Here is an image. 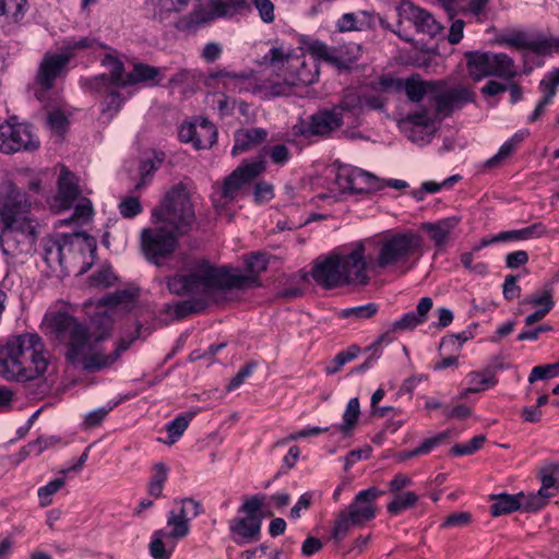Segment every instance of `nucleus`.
<instances>
[{
    "label": "nucleus",
    "mask_w": 559,
    "mask_h": 559,
    "mask_svg": "<svg viewBox=\"0 0 559 559\" xmlns=\"http://www.w3.org/2000/svg\"><path fill=\"white\" fill-rule=\"evenodd\" d=\"M335 183L342 193L357 195L374 193L384 188L382 179L349 165L338 167Z\"/></svg>",
    "instance_id": "13"
},
{
    "label": "nucleus",
    "mask_w": 559,
    "mask_h": 559,
    "mask_svg": "<svg viewBox=\"0 0 559 559\" xmlns=\"http://www.w3.org/2000/svg\"><path fill=\"white\" fill-rule=\"evenodd\" d=\"M71 60L69 55L46 53L41 60L36 75V83L45 90L53 86L55 81L66 70Z\"/></svg>",
    "instance_id": "20"
},
{
    "label": "nucleus",
    "mask_w": 559,
    "mask_h": 559,
    "mask_svg": "<svg viewBox=\"0 0 559 559\" xmlns=\"http://www.w3.org/2000/svg\"><path fill=\"white\" fill-rule=\"evenodd\" d=\"M530 131L522 129L516 131L508 139L498 150V152L485 162L486 168L499 167L507 158H509L520 146V144L528 136Z\"/></svg>",
    "instance_id": "29"
},
{
    "label": "nucleus",
    "mask_w": 559,
    "mask_h": 559,
    "mask_svg": "<svg viewBox=\"0 0 559 559\" xmlns=\"http://www.w3.org/2000/svg\"><path fill=\"white\" fill-rule=\"evenodd\" d=\"M459 219L455 216H451L435 223H425L421 228L429 235L436 247L442 248L452 240Z\"/></svg>",
    "instance_id": "26"
},
{
    "label": "nucleus",
    "mask_w": 559,
    "mask_h": 559,
    "mask_svg": "<svg viewBox=\"0 0 559 559\" xmlns=\"http://www.w3.org/2000/svg\"><path fill=\"white\" fill-rule=\"evenodd\" d=\"M421 248V238L414 231L386 234L378 241L377 265L380 269L403 266Z\"/></svg>",
    "instance_id": "10"
},
{
    "label": "nucleus",
    "mask_w": 559,
    "mask_h": 559,
    "mask_svg": "<svg viewBox=\"0 0 559 559\" xmlns=\"http://www.w3.org/2000/svg\"><path fill=\"white\" fill-rule=\"evenodd\" d=\"M490 498L495 501L490 507V513L492 516L509 514L521 509L519 493H500L497 496H491Z\"/></svg>",
    "instance_id": "37"
},
{
    "label": "nucleus",
    "mask_w": 559,
    "mask_h": 559,
    "mask_svg": "<svg viewBox=\"0 0 559 559\" xmlns=\"http://www.w3.org/2000/svg\"><path fill=\"white\" fill-rule=\"evenodd\" d=\"M485 440L486 438L484 435L475 436L465 443L455 444L451 449V453L456 456L471 455L478 451L484 445Z\"/></svg>",
    "instance_id": "60"
},
{
    "label": "nucleus",
    "mask_w": 559,
    "mask_h": 559,
    "mask_svg": "<svg viewBox=\"0 0 559 559\" xmlns=\"http://www.w3.org/2000/svg\"><path fill=\"white\" fill-rule=\"evenodd\" d=\"M383 491L377 487L360 490L353 501L335 514L330 538L338 545L354 527H362L377 516V500Z\"/></svg>",
    "instance_id": "6"
},
{
    "label": "nucleus",
    "mask_w": 559,
    "mask_h": 559,
    "mask_svg": "<svg viewBox=\"0 0 559 559\" xmlns=\"http://www.w3.org/2000/svg\"><path fill=\"white\" fill-rule=\"evenodd\" d=\"M121 402H122V400L110 401L105 406H102L99 408H96V409L90 412L85 416L86 425L91 426V427L99 425L105 419V417L108 415V413L110 411H112L116 406H118Z\"/></svg>",
    "instance_id": "61"
},
{
    "label": "nucleus",
    "mask_w": 559,
    "mask_h": 559,
    "mask_svg": "<svg viewBox=\"0 0 559 559\" xmlns=\"http://www.w3.org/2000/svg\"><path fill=\"white\" fill-rule=\"evenodd\" d=\"M61 439L55 436H43L36 440L28 442L24 448L23 452L26 455H40L45 450L55 447L60 443Z\"/></svg>",
    "instance_id": "53"
},
{
    "label": "nucleus",
    "mask_w": 559,
    "mask_h": 559,
    "mask_svg": "<svg viewBox=\"0 0 559 559\" xmlns=\"http://www.w3.org/2000/svg\"><path fill=\"white\" fill-rule=\"evenodd\" d=\"M307 49L314 59L323 60L338 68L337 46L330 47L320 40H312Z\"/></svg>",
    "instance_id": "44"
},
{
    "label": "nucleus",
    "mask_w": 559,
    "mask_h": 559,
    "mask_svg": "<svg viewBox=\"0 0 559 559\" xmlns=\"http://www.w3.org/2000/svg\"><path fill=\"white\" fill-rule=\"evenodd\" d=\"M559 473V465L551 464L545 466L539 472V478L542 481V487L539 491L545 495L548 499L556 496L559 492V485L557 479V474Z\"/></svg>",
    "instance_id": "39"
},
{
    "label": "nucleus",
    "mask_w": 559,
    "mask_h": 559,
    "mask_svg": "<svg viewBox=\"0 0 559 559\" xmlns=\"http://www.w3.org/2000/svg\"><path fill=\"white\" fill-rule=\"evenodd\" d=\"M28 11L27 0H0V20L4 33L19 28Z\"/></svg>",
    "instance_id": "22"
},
{
    "label": "nucleus",
    "mask_w": 559,
    "mask_h": 559,
    "mask_svg": "<svg viewBox=\"0 0 559 559\" xmlns=\"http://www.w3.org/2000/svg\"><path fill=\"white\" fill-rule=\"evenodd\" d=\"M262 154L269 157L270 162L278 167L285 166L292 158V152L286 144L264 146Z\"/></svg>",
    "instance_id": "49"
},
{
    "label": "nucleus",
    "mask_w": 559,
    "mask_h": 559,
    "mask_svg": "<svg viewBox=\"0 0 559 559\" xmlns=\"http://www.w3.org/2000/svg\"><path fill=\"white\" fill-rule=\"evenodd\" d=\"M165 155L164 153L156 154L153 158H146L141 162L140 164V175L141 180L136 185V188L140 189L141 187H144L147 181L148 177L160 166V164L164 162Z\"/></svg>",
    "instance_id": "56"
},
{
    "label": "nucleus",
    "mask_w": 559,
    "mask_h": 559,
    "mask_svg": "<svg viewBox=\"0 0 559 559\" xmlns=\"http://www.w3.org/2000/svg\"><path fill=\"white\" fill-rule=\"evenodd\" d=\"M467 70L471 78L480 81L487 76H491V53L471 51L466 53Z\"/></svg>",
    "instance_id": "30"
},
{
    "label": "nucleus",
    "mask_w": 559,
    "mask_h": 559,
    "mask_svg": "<svg viewBox=\"0 0 559 559\" xmlns=\"http://www.w3.org/2000/svg\"><path fill=\"white\" fill-rule=\"evenodd\" d=\"M176 547V540L166 535V528L154 532L148 545L153 559H170Z\"/></svg>",
    "instance_id": "32"
},
{
    "label": "nucleus",
    "mask_w": 559,
    "mask_h": 559,
    "mask_svg": "<svg viewBox=\"0 0 559 559\" xmlns=\"http://www.w3.org/2000/svg\"><path fill=\"white\" fill-rule=\"evenodd\" d=\"M210 20L230 17L250 8L249 0H210Z\"/></svg>",
    "instance_id": "31"
},
{
    "label": "nucleus",
    "mask_w": 559,
    "mask_h": 559,
    "mask_svg": "<svg viewBox=\"0 0 559 559\" xmlns=\"http://www.w3.org/2000/svg\"><path fill=\"white\" fill-rule=\"evenodd\" d=\"M49 353L36 333H21L0 344V377L27 382L43 377L49 366Z\"/></svg>",
    "instance_id": "3"
},
{
    "label": "nucleus",
    "mask_w": 559,
    "mask_h": 559,
    "mask_svg": "<svg viewBox=\"0 0 559 559\" xmlns=\"http://www.w3.org/2000/svg\"><path fill=\"white\" fill-rule=\"evenodd\" d=\"M48 128L57 134H62L68 126V118L60 109H52L47 115Z\"/></svg>",
    "instance_id": "64"
},
{
    "label": "nucleus",
    "mask_w": 559,
    "mask_h": 559,
    "mask_svg": "<svg viewBox=\"0 0 559 559\" xmlns=\"http://www.w3.org/2000/svg\"><path fill=\"white\" fill-rule=\"evenodd\" d=\"M450 437V431H442L433 437L425 439L418 447L415 448V453L418 455H426L441 445Z\"/></svg>",
    "instance_id": "62"
},
{
    "label": "nucleus",
    "mask_w": 559,
    "mask_h": 559,
    "mask_svg": "<svg viewBox=\"0 0 559 559\" xmlns=\"http://www.w3.org/2000/svg\"><path fill=\"white\" fill-rule=\"evenodd\" d=\"M116 276L110 267L103 266L90 276V285L96 288H107L114 285Z\"/></svg>",
    "instance_id": "59"
},
{
    "label": "nucleus",
    "mask_w": 559,
    "mask_h": 559,
    "mask_svg": "<svg viewBox=\"0 0 559 559\" xmlns=\"http://www.w3.org/2000/svg\"><path fill=\"white\" fill-rule=\"evenodd\" d=\"M473 94L465 87H454L435 96L436 109L439 114L449 116L472 102Z\"/></svg>",
    "instance_id": "24"
},
{
    "label": "nucleus",
    "mask_w": 559,
    "mask_h": 559,
    "mask_svg": "<svg viewBox=\"0 0 559 559\" xmlns=\"http://www.w3.org/2000/svg\"><path fill=\"white\" fill-rule=\"evenodd\" d=\"M210 80L222 81L223 86L230 92H241L242 83L249 79L246 73H234L226 70H217L209 74Z\"/></svg>",
    "instance_id": "42"
},
{
    "label": "nucleus",
    "mask_w": 559,
    "mask_h": 559,
    "mask_svg": "<svg viewBox=\"0 0 559 559\" xmlns=\"http://www.w3.org/2000/svg\"><path fill=\"white\" fill-rule=\"evenodd\" d=\"M436 83L424 81L418 74L411 75L404 82V90L409 100L420 102L425 95L436 92Z\"/></svg>",
    "instance_id": "33"
},
{
    "label": "nucleus",
    "mask_w": 559,
    "mask_h": 559,
    "mask_svg": "<svg viewBox=\"0 0 559 559\" xmlns=\"http://www.w3.org/2000/svg\"><path fill=\"white\" fill-rule=\"evenodd\" d=\"M0 221L3 225L1 245L5 254L17 257L35 251L40 226L32 214V201L10 180L0 183Z\"/></svg>",
    "instance_id": "2"
},
{
    "label": "nucleus",
    "mask_w": 559,
    "mask_h": 559,
    "mask_svg": "<svg viewBox=\"0 0 559 559\" xmlns=\"http://www.w3.org/2000/svg\"><path fill=\"white\" fill-rule=\"evenodd\" d=\"M491 76L512 79L518 73L513 59L506 53H491Z\"/></svg>",
    "instance_id": "40"
},
{
    "label": "nucleus",
    "mask_w": 559,
    "mask_h": 559,
    "mask_svg": "<svg viewBox=\"0 0 559 559\" xmlns=\"http://www.w3.org/2000/svg\"><path fill=\"white\" fill-rule=\"evenodd\" d=\"M80 189L76 176L62 167L57 180V193L52 198L50 207L55 212L69 210L78 199Z\"/></svg>",
    "instance_id": "18"
},
{
    "label": "nucleus",
    "mask_w": 559,
    "mask_h": 559,
    "mask_svg": "<svg viewBox=\"0 0 559 559\" xmlns=\"http://www.w3.org/2000/svg\"><path fill=\"white\" fill-rule=\"evenodd\" d=\"M136 297V293L134 290H131V289H121V290H117L112 294H109L107 296H105L102 300H100V306L104 307V306H110V307H115V306H119V305H128V304H131Z\"/></svg>",
    "instance_id": "58"
},
{
    "label": "nucleus",
    "mask_w": 559,
    "mask_h": 559,
    "mask_svg": "<svg viewBox=\"0 0 559 559\" xmlns=\"http://www.w3.org/2000/svg\"><path fill=\"white\" fill-rule=\"evenodd\" d=\"M192 415H179L166 426L167 439L164 440L165 444H174L186 431L189 426Z\"/></svg>",
    "instance_id": "51"
},
{
    "label": "nucleus",
    "mask_w": 559,
    "mask_h": 559,
    "mask_svg": "<svg viewBox=\"0 0 559 559\" xmlns=\"http://www.w3.org/2000/svg\"><path fill=\"white\" fill-rule=\"evenodd\" d=\"M559 86V68L548 72L539 83V90L543 94L555 97L557 87Z\"/></svg>",
    "instance_id": "63"
},
{
    "label": "nucleus",
    "mask_w": 559,
    "mask_h": 559,
    "mask_svg": "<svg viewBox=\"0 0 559 559\" xmlns=\"http://www.w3.org/2000/svg\"><path fill=\"white\" fill-rule=\"evenodd\" d=\"M151 221L179 238L188 235L197 222L188 190L182 185L173 187L152 210Z\"/></svg>",
    "instance_id": "5"
},
{
    "label": "nucleus",
    "mask_w": 559,
    "mask_h": 559,
    "mask_svg": "<svg viewBox=\"0 0 559 559\" xmlns=\"http://www.w3.org/2000/svg\"><path fill=\"white\" fill-rule=\"evenodd\" d=\"M226 274L216 266L202 264L189 274H176L167 278V287L171 294L189 296H213L226 284Z\"/></svg>",
    "instance_id": "9"
},
{
    "label": "nucleus",
    "mask_w": 559,
    "mask_h": 559,
    "mask_svg": "<svg viewBox=\"0 0 559 559\" xmlns=\"http://www.w3.org/2000/svg\"><path fill=\"white\" fill-rule=\"evenodd\" d=\"M64 238L49 237L43 240V258L48 267L56 269L62 265Z\"/></svg>",
    "instance_id": "34"
},
{
    "label": "nucleus",
    "mask_w": 559,
    "mask_h": 559,
    "mask_svg": "<svg viewBox=\"0 0 559 559\" xmlns=\"http://www.w3.org/2000/svg\"><path fill=\"white\" fill-rule=\"evenodd\" d=\"M181 142L191 143L197 150H206L217 140L216 127L205 118H198L193 122L180 126L178 132Z\"/></svg>",
    "instance_id": "17"
},
{
    "label": "nucleus",
    "mask_w": 559,
    "mask_h": 559,
    "mask_svg": "<svg viewBox=\"0 0 559 559\" xmlns=\"http://www.w3.org/2000/svg\"><path fill=\"white\" fill-rule=\"evenodd\" d=\"M418 501V495L413 491L394 493L393 499L388 503L386 509L391 515H399L404 510L414 507Z\"/></svg>",
    "instance_id": "46"
},
{
    "label": "nucleus",
    "mask_w": 559,
    "mask_h": 559,
    "mask_svg": "<svg viewBox=\"0 0 559 559\" xmlns=\"http://www.w3.org/2000/svg\"><path fill=\"white\" fill-rule=\"evenodd\" d=\"M202 511L200 502L192 498H185L175 501V508L169 511L167 518L166 535L174 540L185 538L190 532V521L195 519Z\"/></svg>",
    "instance_id": "16"
},
{
    "label": "nucleus",
    "mask_w": 559,
    "mask_h": 559,
    "mask_svg": "<svg viewBox=\"0 0 559 559\" xmlns=\"http://www.w3.org/2000/svg\"><path fill=\"white\" fill-rule=\"evenodd\" d=\"M360 415V405L358 397H353L348 401L345 412L343 414V421L337 426V429L344 433H348L356 425Z\"/></svg>",
    "instance_id": "48"
},
{
    "label": "nucleus",
    "mask_w": 559,
    "mask_h": 559,
    "mask_svg": "<svg viewBox=\"0 0 559 559\" xmlns=\"http://www.w3.org/2000/svg\"><path fill=\"white\" fill-rule=\"evenodd\" d=\"M379 311V306L376 302H369L366 305L345 308L338 312V317L342 319H349L354 322H361L367 319H371Z\"/></svg>",
    "instance_id": "45"
},
{
    "label": "nucleus",
    "mask_w": 559,
    "mask_h": 559,
    "mask_svg": "<svg viewBox=\"0 0 559 559\" xmlns=\"http://www.w3.org/2000/svg\"><path fill=\"white\" fill-rule=\"evenodd\" d=\"M66 485V478L57 477L50 480L47 485L39 487L37 496L40 507H48L52 503V496L57 493Z\"/></svg>",
    "instance_id": "54"
},
{
    "label": "nucleus",
    "mask_w": 559,
    "mask_h": 559,
    "mask_svg": "<svg viewBox=\"0 0 559 559\" xmlns=\"http://www.w3.org/2000/svg\"><path fill=\"white\" fill-rule=\"evenodd\" d=\"M264 502V495L245 498L237 515L228 521L229 537L236 545L242 546L260 539Z\"/></svg>",
    "instance_id": "7"
},
{
    "label": "nucleus",
    "mask_w": 559,
    "mask_h": 559,
    "mask_svg": "<svg viewBox=\"0 0 559 559\" xmlns=\"http://www.w3.org/2000/svg\"><path fill=\"white\" fill-rule=\"evenodd\" d=\"M559 41L552 38L537 37L530 38L527 49L540 56L551 55L554 49L557 48Z\"/></svg>",
    "instance_id": "57"
},
{
    "label": "nucleus",
    "mask_w": 559,
    "mask_h": 559,
    "mask_svg": "<svg viewBox=\"0 0 559 559\" xmlns=\"http://www.w3.org/2000/svg\"><path fill=\"white\" fill-rule=\"evenodd\" d=\"M103 64L109 68V74H102L91 80V87L95 91L108 90L109 87H126L127 74H124L123 63L115 56L107 53L103 59Z\"/></svg>",
    "instance_id": "21"
},
{
    "label": "nucleus",
    "mask_w": 559,
    "mask_h": 559,
    "mask_svg": "<svg viewBox=\"0 0 559 559\" xmlns=\"http://www.w3.org/2000/svg\"><path fill=\"white\" fill-rule=\"evenodd\" d=\"M264 61L278 70L284 66L296 69L295 73L284 75L283 84L270 85L269 88L273 96L288 94L293 85H310L318 80L317 64L313 66V69L309 68L302 58L294 56L290 50H285L282 47L271 48L264 56Z\"/></svg>",
    "instance_id": "8"
},
{
    "label": "nucleus",
    "mask_w": 559,
    "mask_h": 559,
    "mask_svg": "<svg viewBox=\"0 0 559 559\" xmlns=\"http://www.w3.org/2000/svg\"><path fill=\"white\" fill-rule=\"evenodd\" d=\"M539 490L536 493L524 495V492H519V500L521 502V509L525 512H535L544 508L548 498L544 497Z\"/></svg>",
    "instance_id": "55"
},
{
    "label": "nucleus",
    "mask_w": 559,
    "mask_h": 559,
    "mask_svg": "<svg viewBox=\"0 0 559 559\" xmlns=\"http://www.w3.org/2000/svg\"><path fill=\"white\" fill-rule=\"evenodd\" d=\"M365 253V246L357 243L349 252L318 258L311 269V276L325 289L365 286L369 283Z\"/></svg>",
    "instance_id": "4"
},
{
    "label": "nucleus",
    "mask_w": 559,
    "mask_h": 559,
    "mask_svg": "<svg viewBox=\"0 0 559 559\" xmlns=\"http://www.w3.org/2000/svg\"><path fill=\"white\" fill-rule=\"evenodd\" d=\"M432 299L423 297L419 299L416 309L389 324V332L412 331L427 321L428 312L432 309Z\"/></svg>",
    "instance_id": "23"
},
{
    "label": "nucleus",
    "mask_w": 559,
    "mask_h": 559,
    "mask_svg": "<svg viewBox=\"0 0 559 559\" xmlns=\"http://www.w3.org/2000/svg\"><path fill=\"white\" fill-rule=\"evenodd\" d=\"M345 106L335 108L333 110L319 111L311 116L312 130L314 135H326L332 131L336 130L342 124V110Z\"/></svg>",
    "instance_id": "28"
},
{
    "label": "nucleus",
    "mask_w": 559,
    "mask_h": 559,
    "mask_svg": "<svg viewBox=\"0 0 559 559\" xmlns=\"http://www.w3.org/2000/svg\"><path fill=\"white\" fill-rule=\"evenodd\" d=\"M400 127L413 142H418L433 131V119L427 110H421L401 119Z\"/></svg>",
    "instance_id": "25"
},
{
    "label": "nucleus",
    "mask_w": 559,
    "mask_h": 559,
    "mask_svg": "<svg viewBox=\"0 0 559 559\" xmlns=\"http://www.w3.org/2000/svg\"><path fill=\"white\" fill-rule=\"evenodd\" d=\"M39 141L26 123L17 122L12 117L0 124V152L12 154L20 151L38 148Z\"/></svg>",
    "instance_id": "14"
},
{
    "label": "nucleus",
    "mask_w": 559,
    "mask_h": 559,
    "mask_svg": "<svg viewBox=\"0 0 559 559\" xmlns=\"http://www.w3.org/2000/svg\"><path fill=\"white\" fill-rule=\"evenodd\" d=\"M360 353V347L358 345H350L347 349L340 352L336 354L334 359L325 367V371L328 374H334L341 370V368L350 362Z\"/></svg>",
    "instance_id": "50"
},
{
    "label": "nucleus",
    "mask_w": 559,
    "mask_h": 559,
    "mask_svg": "<svg viewBox=\"0 0 559 559\" xmlns=\"http://www.w3.org/2000/svg\"><path fill=\"white\" fill-rule=\"evenodd\" d=\"M107 48L94 37H71L63 41L61 55H69L73 58L78 52Z\"/></svg>",
    "instance_id": "35"
},
{
    "label": "nucleus",
    "mask_w": 559,
    "mask_h": 559,
    "mask_svg": "<svg viewBox=\"0 0 559 559\" xmlns=\"http://www.w3.org/2000/svg\"><path fill=\"white\" fill-rule=\"evenodd\" d=\"M189 300L173 306L174 314L179 319L203 310L213 299V296H191Z\"/></svg>",
    "instance_id": "38"
},
{
    "label": "nucleus",
    "mask_w": 559,
    "mask_h": 559,
    "mask_svg": "<svg viewBox=\"0 0 559 559\" xmlns=\"http://www.w3.org/2000/svg\"><path fill=\"white\" fill-rule=\"evenodd\" d=\"M338 68H348L361 56V48L355 43H346L337 46Z\"/></svg>",
    "instance_id": "52"
},
{
    "label": "nucleus",
    "mask_w": 559,
    "mask_h": 559,
    "mask_svg": "<svg viewBox=\"0 0 559 559\" xmlns=\"http://www.w3.org/2000/svg\"><path fill=\"white\" fill-rule=\"evenodd\" d=\"M401 14L412 22L419 33L436 36L442 29L433 15L425 9L415 5L411 1H404L401 5Z\"/></svg>",
    "instance_id": "19"
},
{
    "label": "nucleus",
    "mask_w": 559,
    "mask_h": 559,
    "mask_svg": "<svg viewBox=\"0 0 559 559\" xmlns=\"http://www.w3.org/2000/svg\"><path fill=\"white\" fill-rule=\"evenodd\" d=\"M47 334L64 344L66 359L87 372H96L111 366L127 350L132 340H121L111 352L104 342L109 338L112 320L107 310H102L86 325L64 311L48 310L41 322Z\"/></svg>",
    "instance_id": "1"
},
{
    "label": "nucleus",
    "mask_w": 559,
    "mask_h": 559,
    "mask_svg": "<svg viewBox=\"0 0 559 559\" xmlns=\"http://www.w3.org/2000/svg\"><path fill=\"white\" fill-rule=\"evenodd\" d=\"M117 88L118 87H109L107 91L104 88L102 91H97L99 94L105 96L102 111L103 114H108L109 118H111L120 110L124 102V98L117 91Z\"/></svg>",
    "instance_id": "47"
},
{
    "label": "nucleus",
    "mask_w": 559,
    "mask_h": 559,
    "mask_svg": "<svg viewBox=\"0 0 559 559\" xmlns=\"http://www.w3.org/2000/svg\"><path fill=\"white\" fill-rule=\"evenodd\" d=\"M522 311L527 308H547L552 309L555 307L554 293L551 287H545L543 289L535 290L530 296L522 299L520 302Z\"/></svg>",
    "instance_id": "41"
},
{
    "label": "nucleus",
    "mask_w": 559,
    "mask_h": 559,
    "mask_svg": "<svg viewBox=\"0 0 559 559\" xmlns=\"http://www.w3.org/2000/svg\"><path fill=\"white\" fill-rule=\"evenodd\" d=\"M266 169L263 159L252 160L236 168L225 180L219 191L214 193L213 203L216 209L237 201L247 185Z\"/></svg>",
    "instance_id": "11"
},
{
    "label": "nucleus",
    "mask_w": 559,
    "mask_h": 559,
    "mask_svg": "<svg viewBox=\"0 0 559 559\" xmlns=\"http://www.w3.org/2000/svg\"><path fill=\"white\" fill-rule=\"evenodd\" d=\"M269 132L263 128H249L237 130L234 134V146L231 154L234 156L248 152L261 143L265 142Z\"/></svg>",
    "instance_id": "27"
},
{
    "label": "nucleus",
    "mask_w": 559,
    "mask_h": 559,
    "mask_svg": "<svg viewBox=\"0 0 559 559\" xmlns=\"http://www.w3.org/2000/svg\"><path fill=\"white\" fill-rule=\"evenodd\" d=\"M466 380L469 384L466 392L477 393L493 388L498 382L495 373L490 369L471 371L466 374Z\"/></svg>",
    "instance_id": "36"
},
{
    "label": "nucleus",
    "mask_w": 559,
    "mask_h": 559,
    "mask_svg": "<svg viewBox=\"0 0 559 559\" xmlns=\"http://www.w3.org/2000/svg\"><path fill=\"white\" fill-rule=\"evenodd\" d=\"M247 274L241 273L238 270L228 267H217L221 272L226 274V284H222V290L225 289H245L257 287L260 285L259 276L267 269V259L264 253H252L245 260Z\"/></svg>",
    "instance_id": "15"
},
{
    "label": "nucleus",
    "mask_w": 559,
    "mask_h": 559,
    "mask_svg": "<svg viewBox=\"0 0 559 559\" xmlns=\"http://www.w3.org/2000/svg\"><path fill=\"white\" fill-rule=\"evenodd\" d=\"M178 239L179 237L160 225L143 228L140 237L141 252L148 262L160 265L176 251Z\"/></svg>",
    "instance_id": "12"
},
{
    "label": "nucleus",
    "mask_w": 559,
    "mask_h": 559,
    "mask_svg": "<svg viewBox=\"0 0 559 559\" xmlns=\"http://www.w3.org/2000/svg\"><path fill=\"white\" fill-rule=\"evenodd\" d=\"M158 75V68L141 62L135 63L132 71L127 74V86L155 81Z\"/></svg>",
    "instance_id": "43"
}]
</instances>
